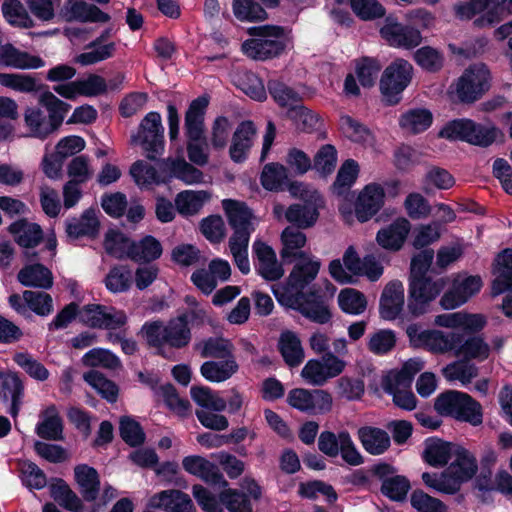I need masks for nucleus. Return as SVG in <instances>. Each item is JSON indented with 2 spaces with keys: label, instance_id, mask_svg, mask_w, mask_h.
I'll return each instance as SVG.
<instances>
[{
  "label": "nucleus",
  "instance_id": "aec40b11",
  "mask_svg": "<svg viewBox=\"0 0 512 512\" xmlns=\"http://www.w3.org/2000/svg\"><path fill=\"white\" fill-rule=\"evenodd\" d=\"M323 206V200H310L303 204L290 205L285 212V219L297 229L313 227L319 218V209Z\"/></svg>",
  "mask_w": 512,
  "mask_h": 512
},
{
  "label": "nucleus",
  "instance_id": "cd10ccee",
  "mask_svg": "<svg viewBox=\"0 0 512 512\" xmlns=\"http://www.w3.org/2000/svg\"><path fill=\"white\" fill-rule=\"evenodd\" d=\"M208 101L205 98L193 100L185 114V134L189 141L204 140V109Z\"/></svg>",
  "mask_w": 512,
  "mask_h": 512
},
{
  "label": "nucleus",
  "instance_id": "5fc2aeb1",
  "mask_svg": "<svg viewBox=\"0 0 512 512\" xmlns=\"http://www.w3.org/2000/svg\"><path fill=\"white\" fill-rule=\"evenodd\" d=\"M50 490L52 498L60 506L72 512H80L82 510L80 498L63 480H57L56 483L51 485Z\"/></svg>",
  "mask_w": 512,
  "mask_h": 512
},
{
  "label": "nucleus",
  "instance_id": "603ef678",
  "mask_svg": "<svg viewBox=\"0 0 512 512\" xmlns=\"http://www.w3.org/2000/svg\"><path fill=\"white\" fill-rule=\"evenodd\" d=\"M190 393L193 401L206 410L221 412L225 410L227 406L225 399L208 387L192 386Z\"/></svg>",
  "mask_w": 512,
  "mask_h": 512
},
{
  "label": "nucleus",
  "instance_id": "09e8293b",
  "mask_svg": "<svg viewBox=\"0 0 512 512\" xmlns=\"http://www.w3.org/2000/svg\"><path fill=\"white\" fill-rule=\"evenodd\" d=\"M432 119V113L429 110L417 108L403 113L399 124L406 132L417 134L430 127Z\"/></svg>",
  "mask_w": 512,
  "mask_h": 512
},
{
  "label": "nucleus",
  "instance_id": "dca6fc26",
  "mask_svg": "<svg viewBox=\"0 0 512 512\" xmlns=\"http://www.w3.org/2000/svg\"><path fill=\"white\" fill-rule=\"evenodd\" d=\"M59 16L67 22H108L110 16L97 6L84 0H67L59 12Z\"/></svg>",
  "mask_w": 512,
  "mask_h": 512
},
{
  "label": "nucleus",
  "instance_id": "49530a36",
  "mask_svg": "<svg viewBox=\"0 0 512 512\" xmlns=\"http://www.w3.org/2000/svg\"><path fill=\"white\" fill-rule=\"evenodd\" d=\"M0 85L21 93L42 91L44 85L29 74L0 73Z\"/></svg>",
  "mask_w": 512,
  "mask_h": 512
},
{
  "label": "nucleus",
  "instance_id": "e2e57ef3",
  "mask_svg": "<svg viewBox=\"0 0 512 512\" xmlns=\"http://www.w3.org/2000/svg\"><path fill=\"white\" fill-rule=\"evenodd\" d=\"M167 164L170 167L171 174L177 179L182 180L186 184L200 183L203 178V173L192 166L185 159H167Z\"/></svg>",
  "mask_w": 512,
  "mask_h": 512
},
{
  "label": "nucleus",
  "instance_id": "423d86ee",
  "mask_svg": "<svg viewBox=\"0 0 512 512\" xmlns=\"http://www.w3.org/2000/svg\"><path fill=\"white\" fill-rule=\"evenodd\" d=\"M496 132L495 127L484 126L470 119H457L447 123L440 130L439 137L487 147L495 141Z\"/></svg>",
  "mask_w": 512,
  "mask_h": 512
},
{
  "label": "nucleus",
  "instance_id": "bf43d9fd",
  "mask_svg": "<svg viewBox=\"0 0 512 512\" xmlns=\"http://www.w3.org/2000/svg\"><path fill=\"white\" fill-rule=\"evenodd\" d=\"M340 129L353 142L371 144L373 141L371 131L361 122L348 115L340 118Z\"/></svg>",
  "mask_w": 512,
  "mask_h": 512
},
{
  "label": "nucleus",
  "instance_id": "c756f323",
  "mask_svg": "<svg viewBox=\"0 0 512 512\" xmlns=\"http://www.w3.org/2000/svg\"><path fill=\"white\" fill-rule=\"evenodd\" d=\"M494 273L496 277L492 284V294L512 291V249L507 248L497 255Z\"/></svg>",
  "mask_w": 512,
  "mask_h": 512
},
{
  "label": "nucleus",
  "instance_id": "8fccbe9b",
  "mask_svg": "<svg viewBox=\"0 0 512 512\" xmlns=\"http://www.w3.org/2000/svg\"><path fill=\"white\" fill-rule=\"evenodd\" d=\"M442 375L449 381L458 380L463 385H466L477 377L478 368L469 361L462 359L446 365L442 369Z\"/></svg>",
  "mask_w": 512,
  "mask_h": 512
},
{
  "label": "nucleus",
  "instance_id": "052dcab7",
  "mask_svg": "<svg viewBox=\"0 0 512 512\" xmlns=\"http://www.w3.org/2000/svg\"><path fill=\"white\" fill-rule=\"evenodd\" d=\"M268 90L275 102L281 107H293L302 101L300 94L279 80H270Z\"/></svg>",
  "mask_w": 512,
  "mask_h": 512
},
{
  "label": "nucleus",
  "instance_id": "1a4fd4ad",
  "mask_svg": "<svg viewBox=\"0 0 512 512\" xmlns=\"http://www.w3.org/2000/svg\"><path fill=\"white\" fill-rule=\"evenodd\" d=\"M345 366V361L328 352L320 360H309L303 367L301 376L311 385L322 386L329 379L340 375Z\"/></svg>",
  "mask_w": 512,
  "mask_h": 512
},
{
  "label": "nucleus",
  "instance_id": "680f3d73",
  "mask_svg": "<svg viewBox=\"0 0 512 512\" xmlns=\"http://www.w3.org/2000/svg\"><path fill=\"white\" fill-rule=\"evenodd\" d=\"M287 179V168L279 163L265 165L261 173V184L269 191L283 190V184Z\"/></svg>",
  "mask_w": 512,
  "mask_h": 512
},
{
  "label": "nucleus",
  "instance_id": "a19ab883",
  "mask_svg": "<svg viewBox=\"0 0 512 512\" xmlns=\"http://www.w3.org/2000/svg\"><path fill=\"white\" fill-rule=\"evenodd\" d=\"M24 122L30 135L36 138L44 139L55 132L47 115L40 107H27L24 112Z\"/></svg>",
  "mask_w": 512,
  "mask_h": 512
},
{
  "label": "nucleus",
  "instance_id": "393cba45",
  "mask_svg": "<svg viewBox=\"0 0 512 512\" xmlns=\"http://www.w3.org/2000/svg\"><path fill=\"white\" fill-rule=\"evenodd\" d=\"M357 436L365 451L371 455L384 454L391 446L388 432L378 427H360Z\"/></svg>",
  "mask_w": 512,
  "mask_h": 512
},
{
  "label": "nucleus",
  "instance_id": "0e129e2a",
  "mask_svg": "<svg viewBox=\"0 0 512 512\" xmlns=\"http://www.w3.org/2000/svg\"><path fill=\"white\" fill-rule=\"evenodd\" d=\"M462 398L466 399L465 393L454 390L444 392L436 398L434 408L440 415L457 419Z\"/></svg>",
  "mask_w": 512,
  "mask_h": 512
},
{
  "label": "nucleus",
  "instance_id": "4c0bfd02",
  "mask_svg": "<svg viewBox=\"0 0 512 512\" xmlns=\"http://www.w3.org/2000/svg\"><path fill=\"white\" fill-rule=\"evenodd\" d=\"M105 252L115 259H130L133 251L134 241L118 230H108L103 242Z\"/></svg>",
  "mask_w": 512,
  "mask_h": 512
},
{
  "label": "nucleus",
  "instance_id": "4be33fe9",
  "mask_svg": "<svg viewBox=\"0 0 512 512\" xmlns=\"http://www.w3.org/2000/svg\"><path fill=\"white\" fill-rule=\"evenodd\" d=\"M418 339L420 344L428 351L435 354H446L455 352V348L460 341V332L445 333L441 330L422 331Z\"/></svg>",
  "mask_w": 512,
  "mask_h": 512
},
{
  "label": "nucleus",
  "instance_id": "37998d69",
  "mask_svg": "<svg viewBox=\"0 0 512 512\" xmlns=\"http://www.w3.org/2000/svg\"><path fill=\"white\" fill-rule=\"evenodd\" d=\"M250 235L247 232H233L228 241L234 263L243 274H248L251 270L248 258Z\"/></svg>",
  "mask_w": 512,
  "mask_h": 512
},
{
  "label": "nucleus",
  "instance_id": "ddd939ff",
  "mask_svg": "<svg viewBox=\"0 0 512 512\" xmlns=\"http://www.w3.org/2000/svg\"><path fill=\"white\" fill-rule=\"evenodd\" d=\"M385 190L378 183L367 184L359 193L355 203V215L364 223L376 215L384 205Z\"/></svg>",
  "mask_w": 512,
  "mask_h": 512
},
{
  "label": "nucleus",
  "instance_id": "7ed1b4c3",
  "mask_svg": "<svg viewBox=\"0 0 512 512\" xmlns=\"http://www.w3.org/2000/svg\"><path fill=\"white\" fill-rule=\"evenodd\" d=\"M248 33L253 36L242 44V51L254 60H266L276 57L286 47L285 31L280 26H257L249 28Z\"/></svg>",
  "mask_w": 512,
  "mask_h": 512
},
{
  "label": "nucleus",
  "instance_id": "e433bc0d",
  "mask_svg": "<svg viewBox=\"0 0 512 512\" xmlns=\"http://www.w3.org/2000/svg\"><path fill=\"white\" fill-rule=\"evenodd\" d=\"M18 281L27 287H38L49 289L53 285L51 271L42 264L27 265L22 268L18 275Z\"/></svg>",
  "mask_w": 512,
  "mask_h": 512
},
{
  "label": "nucleus",
  "instance_id": "13d9d810",
  "mask_svg": "<svg viewBox=\"0 0 512 512\" xmlns=\"http://www.w3.org/2000/svg\"><path fill=\"white\" fill-rule=\"evenodd\" d=\"M82 363L86 367H102L115 370L121 367L120 359L111 351L103 348H94L82 357Z\"/></svg>",
  "mask_w": 512,
  "mask_h": 512
},
{
  "label": "nucleus",
  "instance_id": "f8f14e48",
  "mask_svg": "<svg viewBox=\"0 0 512 512\" xmlns=\"http://www.w3.org/2000/svg\"><path fill=\"white\" fill-rule=\"evenodd\" d=\"M405 306V289L399 280L388 282L380 295L379 314L384 320H395L401 316Z\"/></svg>",
  "mask_w": 512,
  "mask_h": 512
},
{
  "label": "nucleus",
  "instance_id": "72a5a7b5",
  "mask_svg": "<svg viewBox=\"0 0 512 512\" xmlns=\"http://www.w3.org/2000/svg\"><path fill=\"white\" fill-rule=\"evenodd\" d=\"M490 346L485 340L477 335L465 338L463 333H460V341L458 342L454 355L462 357L463 359L484 361L489 357Z\"/></svg>",
  "mask_w": 512,
  "mask_h": 512
},
{
  "label": "nucleus",
  "instance_id": "c85d7f7f",
  "mask_svg": "<svg viewBox=\"0 0 512 512\" xmlns=\"http://www.w3.org/2000/svg\"><path fill=\"white\" fill-rule=\"evenodd\" d=\"M410 228L408 220L404 218L397 219L377 233V243L384 249L397 251L404 244Z\"/></svg>",
  "mask_w": 512,
  "mask_h": 512
},
{
  "label": "nucleus",
  "instance_id": "de8ad7c7",
  "mask_svg": "<svg viewBox=\"0 0 512 512\" xmlns=\"http://www.w3.org/2000/svg\"><path fill=\"white\" fill-rule=\"evenodd\" d=\"M195 349L204 358H229L233 356V344L222 337H210L195 345Z\"/></svg>",
  "mask_w": 512,
  "mask_h": 512
},
{
  "label": "nucleus",
  "instance_id": "f257e3e1",
  "mask_svg": "<svg viewBox=\"0 0 512 512\" xmlns=\"http://www.w3.org/2000/svg\"><path fill=\"white\" fill-rule=\"evenodd\" d=\"M206 313L202 309H192L175 318L170 319L166 325L162 321L145 323L141 329L147 344L161 348L168 345L171 348L182 349L191 341L189 321L195 319L204 320Z\"/></svg>",
  "mask_w": 512,
  "mask_h": 512
},
{
  "label": "nucleus",
  "instance_id": "4468645a",
  "mask_svg": "<svg viewBox=\"0 0 512 512\" xmlns=\"http://www.w3.org/2000/svg\"><path fill=\"white\" fill-rule=\"evenodd\" d=\"M252 248L257 259V273L266 281L274 282L280 280L284 275V268L282 263L278 261L272 247L261 240H256Z\"/></svg>",
  "mask_w": 512,
  "mask_h": 512
},
{
  "label": "nucleus",
  "instance_id": "3c124183",
  "mask_svg": "<svg viewBox=\"0 0 512 512\" xmlns=\"http://www.w3.org/2000/svg\"><path fill=\"white\" fill-rule=\"evenodd\" d=\"M208 199L205 191H182L175 198V206L182 215H193L200 211Z\"/></svg>",
  "mask_w": 512,
  "mask_h": 512
},
{
  "label": "nucleus",
  "instance_id": "f704fd0d",
  "mask_svg": "<svg viewBox=\"0 0 512 512\" xmlns=\"http://www.w3.org/2000/svg\"><path fill=\"white\" fill-rule=\"evenodd\" d=\"M383 390L392 395L393 403L404 410L411 411L416 408L417 400L410 387H402V382L396 376H385L382 380Z\"/></svg>",
  "mask_w": 512,
  "mask_h": 512
},
{
  "label": "nucleus",
  "instance_id": "c03bdc74",
  "mask_svg": "<svg viewBox=\"0 0 512 512\" xmlns=\"http://www.w3.org/2000/svg\"><path fill=\"white\" fill-rule=\"evenodd\" d=\"M24 386L16 374L5 375L1 380L0 396L5 400H11L10 414L16 417L22 404Z\"/></svg>",
  "mask_w": 512,
  "mask_h": 512
},
{
  "label": "nucleus",
  "instance_id": "2eb2a0df",
  "mask_svg": "<svg viewBox=\"0 0 512 512\" xmlns=\"http://www.w3.org/2000/svg\"><path fill=\"white\" fill-rule=\"evenodd\" d=\"M362 266L363 259L358 256L353 246H349L344 252L343 264L339 259L331 261L329 272L337 282L353 284L357 281L355 276H360Z\"/></svg>",
  "mask_w": 512,
  "mask_h": 512
},
{
  "label": "nucleus",
  "instance_id": "473e14b6",
  "mask_svg": "<svg viewBox=\"0 0 512 512\" xmlns=\"http://www.w3.org/2000/svg\"><path fill=\"white\" fill-rule=\"evenodd\" d=\"M459 487L470 480L477 472L478 465L475 456L464 448H458L455 452V459L447 467Z\"/></svg>",
  "mask_w": 512,
  "mask_h": 512
},
{
  "label": "nucleus",
  "instance_id": "a18cd8bd",
  "mask_svg": "<svg viewBox=\"0 0 512 512\" xmlns=\"http://www.w3.org/2000/svg\"><path fill=\"white\" fill-rule=\"evenodd\" d=\"M279 350L286 364L290 367H296L304 359V350L300 339L291 331L283 332L278 342Z\"/></svg>",
  "mask_w": 512,
  "mask_h": 512
},
{
  "label": "nucleus",
  "instance_id": "f03ea898",
  "mask_svg": "<svg viewBox=\"0 0 512 512\" xmlns=\"http://www.w3.org/2000/svg\"><path fill=\"white\" fill-rule=\"evenodd\" d=\"M273 294L278 302L288 308L299 311L305 318L318 324L328 323L332 317L325 294L318 290L289 291L288 288H274Z\"/></svg>",
  "mask_w": 512,
  "mask_h": 512
},
{
  "label": "nucleus",
  "instance_id": "9b49d317",
  "mask_svg": "<svg viewBox=\"0 0 512 512\" xmlns=\"http://www.w3.org/2000/svg\"><path fill=\"white\" fill-rule=\"evenodd\" d=\"M481 286L482 280L478 276L457 277L453 280L451 288L441 297L440 305L446 310L455 309L478 293Z\"/></svg>",
  "mask_w": 512,
  "mask_h": 512
},
{
  "label": "nucleus",
  "instance_id": "9d476101",
  "mask_svg": "<svg viewBox=\"0 0 512 512\" xmlns=\"http://www.w3.org/2000/svg\"><path fill=\"white\" fill-rule=\"evenodd\" d=\"M80 320L91 328L114 330L127 323V315L122 310L100 304L85 305L79 311Z\"/></svg>",
  "mask_w": 512,
  "mask_h": 512
},
{
  "label": "nucleus",
  "instance_id": "6e6552de",
  "mask_svg": "<svg viewBox=\"0 0 512 512\" xmlns=\"http://www.w3.org/2000/svg\"><path fill=\"white\" fill-rule=\"evenodd\" d=\"M412 65L403 59H397L384 71L380 80V90L388 104L400 101V94L411 80Z\"/></svg>",
  "mask_w": 512,
  "mask_h": 512
},
{
  "label": "nucleus",
  "instance_id": "a878e982",
  "mask_svg": "<svg viewBox=\"0 0 512 512\" xmlns=\"http://www.w3.org/2000/svg\"><path fill=\"white\" fill-rule=\"evenodd\" d=\"M100 223L93 209L85 210L78 218L68 219L65 223V231L70 239L80 237H95L99 232Z\"/></svg>",
  "mask_w": 512,
  "mask_h": 512
},
{
  "label": "nucleus",
  "instance_id": "a211bd4d",
  "mask_svg": "<svg viewBox=\"0 0 512 512\" xmlns=\"http://www.w3.org/2000/svg\"><path fill=\"white\" fill-rule=\"evenodd\" d=\"M182 466L186 472L201 478L206 483L221 487L228 485L218 467L202 456H186L182 460Z\"/></svg>",
  "mask_w": 512,
  "mask_h": 512
},
{
  "label": "nucleus",
  "instance_id": "f3484780",
  "mask_svg": "<svg viewBox=\"0 0 512 512\" xmlns=\"http://www.w3.org/2000/svg\"><path fill=\"white\" fill-rule=\"evenodd\" d=\"M290 272L285 285H274V288H288L289 291H302L317 276L320 269V262L313 260L310 256L298 259Z\"/></svg>",
  "mask_w": 512,
  "mask_h": 512
},
{
  "label": "nucleus",
  "instance_id": "4d7b16f0",
  "mask_svg": "<svg viewBox=\"0 0 512 512\" xmlns=\"http://www.w3.org/2000/svg\"><path fill=\"white\" fill-rule=\"evenodd\" d=\"M2 13L5 19L12 25L23 28L34 26L32 18L20 0H5L2 3Z\"/></svg>",
  "mask_w": 512,
  "mask_h": 512
},
{
  "label": "nucleus",
  "instance_id": "774afa93",
  "mask_svg": "<svg viewBox=\"0 0 512 512\" xmlns=\"http://www.w3.org/2000/svg\"><path fill=\"white\" fill-rule=\"evenodd\" d=\"M131 271L122 265L112 267L105 277L106 288L113 293L125 292L131 285Z\"/></svg>",
  "mask_w": 512,
  "mask_h": 512
},
{
  "label": "nucleus",
  "instance_id": "5701e85b",
  "mask_svg": "<svg viewBox=\"0 0 512 512\" xmlns=\"http://www.w3.org/2000/svg\"><path fill=\"white\" fill-rule=\"evenodd\" d=\"M222 205L233 232H247V234H251L254 231V216L244 202L225 199L222 201Z\"/></svg>",
  "mask_w": 512,
  "mask_h": 512
},
{
  "label": "nucleus",
  "instance_id": "338daca9",
  "mask_svg": "<svg viewBox=\"0 0 512 512\" xmlns=\"http://www.w3.org/2000/svg\"><path fill=\"white\" fill-rule=\"evenodd\" d=\"M452 445L442 440H433L429 442L424 451V457L427 463L432 466H444L448 463L452 455Z\"/></svg>",
  "mask_w": 512,
  "mask_h": 512
},
{
  "label": "nucleus",
  "instance_id": "69168bd1",
  "mask_svg": "<svg viewBox=\"0 0 512 512\" xmlns=\"http://www.w3.org/2000/svg\"><path fill=\"white\" fill-rule=\"evenodd\" d=\"M338 302L341 309L350 314H361L367 306L363 293L353 288H345L338 295Z\"/></svg>",
  "mask_w": 512,
  "mask_h": 512
},
{
  "label": "nucleus",
  "instance_id": "6ab92c4d",
  "mask_svg": "<svg viewBox=\"0 0 512 512\" xmlns=\"http://www.w3.org/2000/svg\"><path fill=\"white\" fill-rule=\"evenodd\" d=\"M149 507L166 512H195L189 495L176 489L156 493L150 498Z\"/></svg>",
  "mask_w": 512,
  "mask_h": 512
},
{
  "label": "nucleus",
  "instance_id": "ea45409f",
  "mask_svg": "<svg viewBox=\"0 0 512 512\" xmlns=\"http://www.w3.org/2000/svg\"><path fill=\"white\" fill-rule=\"evenodd\" d=\"M38 103L47 110V118L55 131L61 126L65 115L71 108L68 103L59 99L49 90L42 91L38 97Z\"/></svg>",
  "mask_w": 512,
  "mask_h": 512
},
{
  "label": "nucleus",
  "instance_id": "bb28decb",
  "mask_svg": "<svg viewBox=\"0 0 512 512\" xmlns=\"http://www.w3.org/2000/svg\"><path fill=\"white\" fill-rule=\"evenodd\" d=\"M256 128L251 121H243L239 124L232 136L229 154L234 162H242L253 144Z\"/></svg>",
  "mask_w": 512,
  "mask_h": 512
},
{
  "label": "nucleus",
  "instance_id": "2f4dec72",
  "mask_svg": "<svg viewBox=\"0 0 512 512\" xmlns=\"http://www.w3.org/2000/svg\"><path fill=\"white\" fill-rule=\"evenodd\" d=\"M0 65L17 69H35L44 66V61L27 52H22L11 44L0 46Z\"/></svg>",
  "mask_w": 512,
  "mask_h": 512
},
{
  "label": "nucleus",
  "instance_id": "864d4df0",
  "mask_svg": "<svg viewBox=\"0 0 512 512\" xmlns=\"http://www.w3.org/2000/svg\"><path fill=\"white\" fill-rule=\"evenodd\" d=\"M422 480L427 487L439 493L455 494L460 490L458 482L454 480L447 468L441 473L424 472Z\"/></svg>",
  "mask_w": 512,
  "mask_h": 512
},
{
  "label": "nucleus",
  "instance_id": "7c9ffc66",
  "mask_svg": "<svg viewBox=\"0 0 512 512\" xmlns=\"http://www.w3.org/2000/svg\"><path fill=\"white\" fill-rule=\"evenodd\" d=\"M8 231L13 236L15 242L26 249L34 248L43 239L41 227L24 218L13 222L9 226Z\"/></svg>",
  "mask_w": 512,
  "mask_h": 512
},
{
  "label": "nucleus",
  "instance_id": "58836bf2",
  "mask_svg": "<svg viewBox=\"0 0 512 512\" xmlns=\"http://www.w3.org/2000/svg\"><path fill=\"white\" fill-rule=\"evenodd\" d=\"M42 421L36 427L39 437L47 440H61L63 432L62 419L55 405H50L41 414Z\"/></svg>",
  "mask_w": 512,
  "mask_h": 512
},
{
  "label": "nucleus",
  "instance_id": "39448f33",
  "mask_svg": "<svg viewBox=\"0 0 512 512\" xmlns=\"http://www.w3.org/2000/svg\"><path fill=\"white\" fill-rule=\"evenodd\" d=\"M131 144L140 145L146 157L155 161L164 153V127L157 112H149L140 122L137 133L131 135Z\"/></svg>",
  "mask_w": 512,
  "mask_h": 512
},
{
  "label": "nucleus",
  "instance_id": "c9c22d12",
  "mask_svg": "<svg viewBox=\"0 0 512 512\" xmlns=\"http://www.w3.org/2000/svg\"><path fill=\"white\" fill-rule=\"evenodd\" d=\"M238 364L234 357L223 361H207L201 365V375L210 382H224L230 379L237 371Z\"/></svg>",
  "mask_w": 512,
  "mask_h": 512
},
{
  "label": "nucleus",
  "instance_id": "6e6d98bb",
  "mask_svg": "<svg viewBox=\"0 0 512 512\" xmlns=\"http://www.w3.org/2000/svg\"><path fill=\"white\" fill-rule=\"evenodd\" d=\"M162 254L161 243L153 236H146L141 241L134 242L130 259L135 262H150Z\"/></svg>",
  "mask_w": 512,
  "mask_h": 512
},
{
  "label": "nucleus",
  "instance_id": "0eeeda50",
  "mask_svg": "<svg viewBox=\"0 0 512 512\" xmlns=\"http://www.w3.org/2000/svg\"><path fill=\"white\" fill-rule=\"evenodd\" d=\"M447 283V278L433 280L428 277H411L407 302L408 312L413 317L426 313L430 303L436 299Z\"/></svg>",
  "mask_w": 512,
  "mask_h": 512
},
{
  "label": "nucleus",
  "instance_id": "b1692460",
  "mask_svg": "<svg viewBox=\"0 0 512 512\" xmlns=\"http://www.w3.org/2000/svg\"><path fill=\"white\" fill-rule=\"evenodd\" d=\"M295 227L288 226L281 233L282 249L280 256L284 262L292 263L296 259L309 256L301 250L307 242L306 235Z\"/></svg>",
  "mask_w": 512,
  "mask_h": 512
},
{
  "label": "nucleus",
  "instance_id": "20e7f679",
  "mask_svg": "<svg viewBox=\"0 0 512 512\" xmlns=\"http://www.w3.org/2000/svg\"><path fill=\"white\" fill-rule=\"evenodd\" d=\"M454 86L460 102L474 103L490 89V70L484 63L471 64L463 71Z\"/></svg>",
  "mask_w": 512,
  "mask_h": 512
},
{
  "label": "nucleus",
  "instance_id": "79ce46f5",
  "mask_svg": "<svg viewBox=\"0 0 512 512\" xmlns=\"http://www.w3.org/2000/svg\"><path fill=\"white\" fill-rule=\"evenodd\" d=\"M74 472L84 500L89 502L94 501L98 496L100 487L98 472L87 465L75 467Z\"/></svg>",
  "mask_w": 512,
  "mask_h": 512
},
{
  "label": "nucleus",
  "instance_id": "412c9836",
  "mask_svg": "<svg viewBox=\"0 0 512 512\" xmlns=\"http://www.w3.org/2000/svg\"><path fill=\"white\" fill-rule=\"evenodd\" d=\"M380 33L390 45L395 47L413 48L422 41L419 30L390 20H387Z\"/></svg>",
  "mask_w": 512,
  "mask_h": 512
}]
</instances>
